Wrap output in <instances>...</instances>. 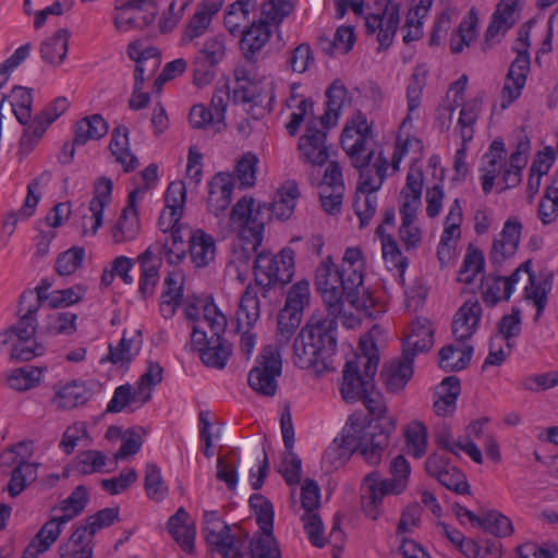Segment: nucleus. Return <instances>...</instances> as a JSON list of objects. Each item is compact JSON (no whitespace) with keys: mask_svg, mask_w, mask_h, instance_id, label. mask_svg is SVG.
<instances>
[{"mask_svg":"<svg viewBox=\"0 0 558 558\" xmlns=\"http://www.w3.org/2000/svg\"><path fill=\"white\" fill-rule=\"evenodd\" d=\"M41 369L34 366H24L14 369L8 377L10 387L17 391H25L37 386L41 378Z\"/></svg>","mask_w":558,"mask_h":558,"instance_id":"nucleus-59","label":"nucleus"},{"mask_svg":"<svg viewBox=\"0 0 558 558\" xmlns=\"http://www.w3.org/2000/svg\"><path fill=\"white\" fill-rule=\"evenodd\" d=\"M371 140L372 135L342 133L340 142L351 162H360L362 157H374Z\"/></svg>","mask_w":558,"mask_h":558,"instance_id":"nucleus-48","label":"nucleus"},{"mask_svg":"<svg viewBox=\"0 0 558 558\" xmlns=\"http://www.w3.org/2000/svg\"><path fill=\"white\" fill-rule=\"evenodd\" d=\"M337 324L332 318H325L324 313H314L306 327L293 342V363L302 369H310L316 375L333 371L332 355L337 347Z\"/></svg>","mask_w":558,"mask_h":558,"instance_id":"nucleus-3","label":"nucleus"},{"mask_svg":"<svg viewBox=\"0 0 558 558\" xmlns=\"http://www.w3.org/2000/svg\"><path fill=\"white\" fill-rule=\"evenodd\" d=\"M137 259L141 264L138 292L146 299L154 294L155 287L159 281L161 259L155 256L153 246H149Z\"/></svg>","mask_w":558,"mask_h":558,"instance_id":"nucleus-35","label":"nucleus"},{"mask_svg":"<svg viewBox=\"0 0 558 558\" xmlns=\"http://www.w3.org/2000/svg\"><path fill=\"white\" fill-rule=\"evenodd\" d=\"M258 158L252 153L244 154L236 162L233 181L239 182L240 187L247 189L254 186L256 182V169Z\"/></svg>","mask_w":558,"mask_h":558,"instance_id":"nucleus-57","label":"nucleus"},{"mask_svg":"<svg viewBox=\"0 0 558 558\" xmlns=\"http://www.w3.org/2000/svg\"><path fill=\"white\" fill-rule=\"evenodd\" d=\"M423 187V173L411 169L407 174V182L401 190L402 204L400 209L418 210Z\"/></svg>","mask_w":558,"mask_h":558,"instance_id":"nucleus-49","label":"nucleus"},{"mask_svg":"<svg viewBox=\"0 0 558 558\" xmlns=\"http://www.w3.org/2000/svg\"><path fill=\"white\" fill-rule=\"evenodd\" d=\"M259 10V17L241 34L240 48L248 61L268 43L271 26L279 24V0H262Z\"/></svg>","mask_w":558,"mask_h":558,"instance_id":"nucleus-9","label":"nucleus"},{"mask_svg":"<svg viewBox=\"0 0 558 558\" xmlns=\"http://www.w3.org/2000/svg\"><path fill=\"white\" fill-rule=\"evenodd\" d=\"M359 170L357 190L361 192H377L387 179L389 162L380 150L374 157H362V161L352 162Z\"/></svg>","mask_w":558,"mask_h":558,"instance_id":"nucleus-17","label":"nucleus"},{"mask_svg":"<svg viewBox=\"0 0 558 558\" xmlns=\"http://www.w3.org/2000/svg\"><path fill=\"white\" fill-rule=\"evenodd\" d=\"M530 150V142L527 140L520 141L517 149L509 157V165L504 171V186L499 192L515 187L522 180V170L527 163V153Z\"/></svg>","mask_w":558,"mask_h":558,"instance_id":"nucleus-38","label":"nucleus"},{"mask_svg":"<svg viewBox=\"0 0 558 558\" xmlns=\"http://www.w3.org/2000/svg\"><path fill=\"white\" fill-rule=\"evenodd\" d=\"M390 478H383L377 471L368 473L362 484V508L372 520H377L381 513L383 499L388 495H400L409 483L411 473L408 460L399 454L390 462Z\"/></svg>","mask_w":558,"mask_h":558,"instance_id":"nucleus-6","label":"nucleus"},{"mask_svg":"<svg viewBox=\"0 0 558 558\" xmlns=\"http://www.w3.org/2000/svg\"><path fill=\"white\" fill-rule=\"evenodd\" d=\"M141 191H132L128 197V205L122 210L117 222L111 228V239L114 244H124L134 241L141 232V223L136 209V198Z\"/></svg>","mask_w":558,"mask_h":558,"instance_id":"nucleus-21","label":"nucleus"},{"mask_svg":"<svg viewBox=\"0 0 558 558\" xmlns=\"http://www.w3.org/2000/svg\"><path fill=\"white\" fill-rule=\"evenodd\" d=\"M38 302L33 292H23L20 296L16 324L0 333V343L11 344L10 357L16 361H31L44 353L34 336L37 330Z\"/></svg>","mask_w":558,"mask_h":558,"instance_id":"nucleus-4","label":"nucleus"},{"mask_svg":"<svg viewBox=\"0 0 558 558\" xmlns=\"http://www.w3.org/2000/svg\"><path fill=\"white\" fill-rule=\"evenodd\" d=\"M57 539V525L54 523L44 524L21 558H37L40 554L47 551Z\"/></svg>","mask_w":558,"mask_h":558,"instance_id":"nucleus-54","label":"nucleus"},{"mask_svg":"<svg viewBox=\"0 0 558 558\" xmlns=\"http://www.w3.org/2000/svg\"><path fill=\"white\" fill-rule=\"evenodd\" d=\"M204 536L210 550L219 554L221 557H235L236 554L242 553L235 544L234 536L231 534L229 525L222 526L216 531L206 532Z\"/></svg>","mask_w":558,"mask_h":558,"instance_id":"nucleus-45","label":"nucleus"},{"mask_svg":"<svg viewBox=\"0 0 558 558\" xmlns=\"http://www.w3.org/2000/svg\"><path fill=\"white\" fill-rule=\"evenodd\" d=\"M376 192H361L356 189L353 209L360 219V227L366 226L374 217L377 208Z\"/></svg>","mask_w":558,"mask_h":558,"instance_id":"nucleus-61","label":"nucleus"},{"mask_svg":"<svg viewBox=\"0 0 558 558\" xmlns=\"http://www.w3.org/2000/svg\"><path fill=\"white\" fill-rule=\"evenodd\" d=\"M326 102L325 111L320 117H317L320 126L331 129L338 124L341 111L347 104H350L348 89L344 84L336 80L325 92Z\"/></svg>","mask_w":558,"mask_h":558,"instance_id":"nucleus-27","label":"nucleus"},{"mask_svg":"<svg viewBox=\"0 0 558 558\" xmlns=\"http://www.w3.org/2000/svg\"><path fill=\"white\" fill-rule=\"evenodd\" d=\"M425 76L426 72L416 68L410 77V82L407 87L408 114L403 119L401 126H405L412 121L415 111L421 105L422 93L425 87Z\"/></svg>","mask_w":558,"mask_h":558,"instance_id":"nucleus-51","label":"nucleus"},{"mask_svg":"<svg viewBox=\"0 0 558 558\" xmlns=\"http://www.w3.org/2000/svg\"><path fill=\"white\" fill-rule=\"evenodd\" d=\"M480 110L481 102L477 99L465 104L460 110L457 128L464 144L473 138V125L477 120Z\"/></svg>","mask_w":558,"mask_h":558,"instance_id":"nucleus-58","label":"nucleus"},{"mask_svg":"<svg viewBox=\"0 0 558 558\" xmlns=\"http://www.w3.org/2000/svg\"><path fill=\"white\" fill-rule=\"evenodd\" d=\"M482 306L477 300H469L457 311L452 320V335L458 342H466L477 330Z\"/></svg>","mask_w":558,"mask_h":558,"instance_id":"nucleus-26","label":"nucleus"},{"mask_svg":"<svg viewBox=\"0 0 558 558\" xmlns=\"http://www.w3.org/2000/svg\"><path fill=\"white\" fill-rule=\"evenodd\" d=\"M198 351L202 362L216 369H222L232 353L231 344L223 337H210L204 344H192Z\"/></svg>","mask_w":558,"mask_h":558,"instance_id":"nucleus-32","label":"nucleus"},{"mask_svg":"<svg viewBox=\"0 0 558 558\" xmlns=\"http://www.w3.org/2000/svg\"><path fill=\"white\" fill-rule=\"evenodd\" d=\"M361 354L347 361L342 371L340 392L348 403L360 401L361 398L374 390V377L379 363L378 350L369 339L360 340Z\"/></svg>","mask_w":558,"mask_h":558,"instance_id":"nucleus-5","label":"nucleus"},{"mask_svg":"<svg viewBox=\"0 0 558 558\" xmlns=\"http://www.w3.org/2000/svg\"><path fill=\"white\" fill-rule=\"evenodd\" d=\"M162 380V367L157 362H148L146 371L136 384V397H141V404L151 398V389Z\"/></svg>","mask_w":558,"mask_h":558,"instance_id":"nucleus-56","label":"nucleus"},{"mask_svg":"<svg viewBox=\"0 0 558 558\" xmlns=\"http://www.w3.org/2000/svg\"><path fill=\"white\" fill-rule=\"evenodd\" d=\"M187 232V228L181 227L173 229L161 245L165 251L167 260L170 264H179L186 256V247L183 231Z\"/></svg>","mask_w":558,"mask_h":558,"instance_id":"nucleus-60","label":"nucleus"},{"mask_svg":"<svg viewBox=\"0 0 558 558\" xmlns=\"http://www.w3.org/2000/svg\"><path fill=\"white\" fill-rule=\"evenodd\" d=\"M9 99L12 111L17 119V121L23 125H28V122L32 118V104H33V95L32 89L23 87V86H14L10 93L7 95L5 100Z\"/></svg>","mask_w":558,"mask_h":558,"instance_id":"nucleus-47","label":"nucleus"},{"mask_svg":"<svg viewBox=\"0 0 558 558\" xmlns=\"http://www.w3.org/2000/svg\"><path fill=\"white\" fill-rule=\"evenodd\" d=\"M158 0H116L112 22L120 33L142 31L155 22Z\"/></svg>","mask_w":558,"mask_h":558,"instance_id":"nucleus-11","label":"nucleus"},{"mask_svg":"<svg viewBox=\"0 0 558 558\" xmlns=\"http://www.w3.org/2000/svg\"><path fill=\"white\" fill-rule=\"evenodd\" d=\"M113 184L108 178H100L94 186V197L89 203L90 217L84 218L83 234L95 235L102 225L104 209L111 202Z\"/></svg>","mask_w":558,"mask_h":558,"instance_id":"nucleus-24","label":"nucleus"},{"mask_svg":"<svg viewBox=\"0 0 558 558\" xmlns=\"http://www.w3.org/2000/svg\"><path fill=\"white\" fill-rule=\"evenodd\" d=\"M233 178L228 173H218L210 183L207 206L211 214L219 216L232 201Z\"/></svg>","mask_w":558,"mask_h":558,"instance_id":"nucleus-33","label":"nucleus"},{"mask_svg":"<svg viewBox=\"0 0 558 558\" xmlns=\"http://www.w3.org/2000/svg\"><path fill=\"white\" fill-rule=\"evenodd\" d=\"M277 376H279V347L268 344L263 348L257 365L250 371L247 383L258 395L274 397L277 392Z\"/></svg>","mask_w":558,"mask_h":558,"instance_id":"nucleus-12","label":"nucleus"},{"mask_svg":"<svg viewBox=\"0 0 558 558\" xmlns=\"http://www.w3.org/2000/svg\"><path fill=\"white\" fill-rule=\"evenodd\" d=\"M76 319L72 312H53L47 316L44 330L50 336H70L76 331Z\"/></svg>","mask_w":558,"mask_h":558,"instance_id":"nucleus-55","label":"nucleus"},{"mask_svg":"<svg viewBox=\"0 0 558 558\" xmlns=\"http://www.w3.org/2000/svg\"><path fill=\"white\" fill-rule=\"evenodd\" d=\"M376 234L381 239L383 257L387 267L397 270L400 278H403L405 268L408 267V258L404 257L396 242L390 234H384V227L378 226Z\"/></svg>","mask_w":558,"mask_h":558,"instance_id":"nucleus-43","label":"nucleus"},{"mask_svg":"<svg viewBox=\"0 0 558 558\" xmlns=\"http://www.w3.org/2000/svg\"><path fill=\"white\" fill-rule=\"evenodd\" d=\"M473 347L466 342L450 343L442 347L438 353V365L446 372L464 369L472 357Z\"/></svg>","mask_w":558,"mask_h":558,"instance_id":"nucleus-34","label":"nucleus"},{"mask_svg":"<svg viewBox=\"0 0 558 558\" xmlns=\"http://www.w3.org/2000/svg\"><path fill=\"white\" fill-rule=\"evenodd\" d=\"M250 505L255 511L259 532L251 542L252 558H279V546L274 535L272 504L262 495H253Z\"/></svg>","mask_w":558,"mask_h":558,"instance_id":"nucleus-8","label":"nucleus"},{"mask_svg":"<svg viewBox=\"0 0 558 558\" xmlns=\"http://www.w3.org/2000/svg\"><path fill=\"white\" fill-rule=\"evenodd\" d=\"M310 302V283L301 280L293 284L287 295L284 307L281 308V335L291 333L299 328L304 306Z\"/></svg>","mask_w":558,"mask_h":558,"instance_id":"nucleus-18","label":"nucleus"},{"mask_svg":"<svg viewBox=\"0 0 558 558\" xmlns=\"http://www.w3.org/2000/svg\"><path fill=\"white\" fill-rule=\"evenodd\" d=\"M52 405L59 410H71L84 404L92 397L90 390L82 381L73 380L53 386Z\"/></svg>","mask_w":558,"mask_h":558,"instance_id":"nucleus-31","label":"nucleus"},{"mask_svg":"<svg viewBox=\"0 0 558 558\" xmlns=\"http://www.w3.org/2000/svg\"><path fill=\"white\" fill-rule=\"evenodd\" d=\"M330 129L320 126L317 117H312L306 123L304 134L299 138L298 149L302 162L322 167L329 160L327 132Z\"/></svg>","mask_w":558,"mask_h":558,"instance_id":"nucleus-13","label":"nucleus"},{"mask_svg":"<svg viewBox=\"0 0 558 558\" xmlns=\"http://www.w3.org/2000/svg\"><path fill=\"white\" fill-rule=\"evenodd\" d=\"M372 416L366 424L352 423L344 428L343 442L360 451L371 465L381 461L389 438L396 429V420L388 414L384 397L375 389L361 400Z\"/></svg>","mask_w":558,"mask_h":558,"instance_id":"nucleus-2","label":"nucleus"},{"mask_svg":"<svg viewBox=\"0 0 558 558\" xmlns=\"http://www.w3.org/2000/svg\"><path fill=\"white\" fill-rule=\"evenodd\" d=\"M109 148L125 172L136 168L137 158L129 149V129L125 125H118L113 130Z\"/></svg>","mask_w":558,"mask_h":558,"instance_id":"nucleus-40","label":"nucleus"},{"mask_svg":"<svg viewBox=\"0 0 558 558\" xmlns=\"http://www.w3.org/2000/svg\"><path fill=\"white\" fill-rule=\"evenodd\" d=\"M88 501V494L83 485L75 487L71 495L61 502L59 510L60 515L52 517L45 524L54 523L58 527V536L61 534L62 526L71 521L73 518L78 515Z\"/></svg>","mask_w":558,"mask_h":558,"instance_id":"nucleus-36","label":"nucleus"},{"mask_svg":"<svg viewBox=\"0 0 558 558\" xmlns=\"http://www.w3.org/2000/svg\"><path fill=\"white\" fill-rule=\"evenodd\" d=\"M69 31L61 28L53 36L43 41L41 58L51 64H60L66 57L69 46Z\"/></svg>","mask_w":558,"mask_h":558,"instance_id":"nucleus-44","label":"nucleus"},{"mask_svg":"<svg viewBox=\"0 0 558 558\" xmlns=\"http://www.w3.org/2000/svg\"><path fill=\"white\" fill-rule=\"evenodd\" d=\"M161 59L160 51L155 47L144 49V54L134 70V83L136 85H144L146 81L154 78L158 69L160 68Z\"/></svg>","mask_w":558,"mask_h":558,"instance_id":"nucleus-53","label":"nucleus"},{"mask_svg":"<svg viewBox=\"0 0 558 558\" xmlns=\"http://www.w3.org/2000/svg\"><path fill=\"white\" fill-rule=\"evenodd\" d=\"M478 17L475 9H471L460 22L457 31L450 38V50L460 53L476 39Z\"/></svg>","mask_w":558,"mask_h":558,"instance_id":"nucleus-42","label":"nucleus"},{"mask_svg":"<svg viewBox=\"0 0 558 558\" xmlns=\"http://www.w3.org/2000/svg\"><path fill=\"white\" fill-rule=\"evenodd\" d=\"M226 315L213 302L202 304V317L192 326L191 343L204 344L210 337H223Z\"/></svg>","mask_w":558,"mask_h":558,"instance_id":"nucleus-16","label":"nucleus"},{"mask_svg":"<svg viewBox=\"0 0 558 558\" xmlns=\"http://www.w3.org/2000/svg\"><path fill=\"white\" fill-rule=\"evenodd\" d=\"M85 257L83 247L74 246L61 253L56 262V270L61 276L74 274L81 266Z\"/></svg>","mask_w":558,"mask_h":558,"instance_id":"nucleus-64","label":"nucleus"},{"mask_svg":"<svg viewBox=\"0 0 558 558\" xmlns=\"http://www.w3.org/2000/svg\"><path fill=\"white\" fill-rule=\"evenodd\" d=\"M108 133V124L100 114H93L81 119L75 125V137L69 154L64 145L60 161L69 163L74 156V146L85 145L90 140H99Z\"/></svg>","mask_w":558,"mask_h":558,"instance_id":"nucleus-25","label":"nucleus"},{"mask_svg":"<svg viewBox=\"0 0 558 558\" xmlns=\"http://www.w3.org/2000/svg\"><path fill=\"white\" fill-rule=\"evenodd\" d=\"M259 300L257 292L247 287L243 292L236 311V329H251L259 318Z\"/></svg>","mask_w":558,"mask_h":558,"instance_id":"nucleus-41","label":"nucleus"},{"mask_svg":"<svg viewBox=\"0 0 558 558\" xmlns=\"http://www.w3.org/2000/svg\"><path fill=\"white\" fill-rule=\"evenodd\" d=\"M399 211L401 216L399 239L407 251L415 250L422 242V231L416 223L418 210L400 209Z\"/></svg>","mask_w":558,"mask_h":558,"instance_id":"nucleus-46","label":"nucleus"},{"mask_svg":"<svg viewBox=\"0 0 558 558\" xmlns=\"http://www.w3.org/2000/svg\"><path fill=\"white\" fill-rule=\"evenodd\" d=\"M522 223L518 218L511 217L506 220L504 228L494 240L489 259L493 264L499 265L507 258L512 257L520 243Z\"/></svg>","mask_w":558,"mask_h":558,"instance_id":"nucleus-22","label":"nucleus"},{"mask_svg":"<svg viewBox=\"0 0 558 558\" xmlns=\"http://www.w3.org/2000/svg\"><path fill=\"white\" fill-rule=\"evenodd\" d=\"M93 536L82 525L76 526L71 536L62 542L58 553L60 557L93 558Z\"/></svg>","mask_w":558,"mask_h":558,"instance_id":"nucleus-37","label":"nucleus"},{"mask_svg":"<svg viewBox=\"0 0 558 558\" xmlns=\"http://www.w3.org/2000/svg\"><path fill=\"white\" fill-rule=\"evenodd\" d=\"M529 36L530 31L524 26L518 31V38L512 48L517 57L509 68L501 92V107L504 109L521 95V90L526 83V77L530 72V54L527 51L530 47Z\"/></svg>","mask_w":558,"mask_h":558,"instance_id":"nucleus-10","label":"nucleus"},{"mask_svg":"<svg viewBox=\"0 0 558 558\" xmlns=\"http://www.w3.org/2000/svg\"><path fill=\"white\" fill-rule=\"evenodd\" d=\"M460 380L456 376L446 377L436 388L434 411L439 416L451 414L456 410L457 399L460 395Z\"/></svg>","mask_w":558,"mask_h":558,"instance_id":"nucleus-39","label":"nucleus"},{"mask_svg":"<svg viewBox=\"0 0 558 558\" xmlns=\"http://www.w3.org/2000/svg\"><path fill=\"white\" fill-rule=\"evenodd\" d=\"M144 485L148 498L155 501L162 500L168 494V488L162 481L160 469L154 463L146 465Z\"/></svg>","mask_w":558,"mask_h":558,"instance_id":"nucleus-62","label":"nucleus"},{"mask_svg":"<svg viewBox=\"0 0 558 558\" xmlns=\"http://www.w3.org/2000/svg\"><path fill=\"white\" fill-rule=\"evenodd\" d=\"M425 470L447 489L457 494L469 493L465 475L456 466L450 465L442 456L437 453L430 454L426 459Z\"/></svg>","mask_w":558,"mask_h":558,"instance_id":"nucleus-19","label":"nucleus"},{"mask_svg":"<svg viewBox=\"0 0 558 558\" xmlns=\"http://www.w3.org/2000/svg\"><path fill=\"white\" fill-rule=\"evenodd\" d=\"M69 107L65 97H58L50 102L39 114L35 116L29 125L24 130L20 146L25 153H29L33 146L46 132L47 128L59 118Z\"/></svg>","mask_w":558,"mask_h":558,"instance_id":"nucleus-15","label":"nucleus"},{"mask_svg":"<svg viewBox=\"0 0 558 558\" xmlns=\"http://www.w3.org/2000/svg\"><path fill=\"white\" fill-rule=\"evenodd\" d=\"M412 364L411 356L407 357L402 354L401 359L392 360L383 366L380 379L388 392L397 393L404 389L413 376Z\"/></svg>","mask_w":558,"mask_h":558,"instance_id":"nucleus-28","label":"nucleus"},{"mask_svg":"<svg viewBox=\"0 0 558 558\" xmlns=\"http://www.w3.org/2000/svg\"><path fill=\"white\" fill-rule=\"evenodd\" d=\"M365 258L359 246L347 247L339 265L331 255L326 256L317 266L314 284L326 306L325 318L336 317L342 312L343 300L359 312L372 316L374 299L363 287Z\"/></svg>","mask_w":558,"mask_h":558,"instance_id":"nucleus-1","label":"nucleus"},{"mask_svg":"<svg viewBox=\"0 0 558 558\" xmlns=\"http://www.w3.org/2000/svg\"><path fill=\"white\" fill-rule=\"evenodd\" d=\"M434 344V329L426 318H417L411 325V332L403 343V355L413 361L415 355L428 351Z\"/></svg>","mask_w":558,"mask_h":558,"instance_id":"nucleus-30","label":"nucleus"},{"mask_svg":"<svg viewBox=\"0 0 558 558\" xmlns=\"http://www.w3.org/2000/svg\"><path fill=\"white\" fill-rule=\"evenodd\" d=\"M189 255L194 269L210 268L216 262L217 245L213 235L202 229L187 230Z\"/></svg>","mask_w":558,"mask_h":558,"instance_id":"nucleus-23","label":"nucleus"},{"mask_svg":"<svg viewBox=\"0 0 558 558\" xmlns=\"http://www.w3.org/2000/svg\"><path fill=\"white\" fill-rule=\"evenodd\" d=\"M400 22L399 5L385 0L384 9L365 17L367 34H377L379 47L387 49L393 40Z\"/></svg>","mask_w":558,"mask_h":558,"instance_id":"nucleus-14","label":"nucleus"},{"mask_svg":"<svg viewBox=\"0 0 558 558\" xmlns=\"http://www.w3.org/2000/svg\"><path fill=\"white\" fill-rule=\"evenodd\" d=\"M275 203H256L251 196L241 197L232 207L229 216L230 228L238 238L255 251L263 242V232L271 220Z\"/></svg>","mask_w":558,"mask_h":558,"instance_id":"nucleus-7","label":"nucleus"},{"mask_svg":"<svg viewBox=\"0 0 558 558\" xmlns=\"http://www.w3.org/2000/svg\"><path fill=\"white\" fill-rule=\"evenodd\" d=\"M254 276L256 284L263 289L264 298H268L271 292L276 293L279 282L277 256L267 252L257 254L254 262Z\"/></svg>","mask_w":558,"mask_h":558,"instance_id":"nucleus-29","label":"nucleus"},{"mask_svg":"<svg viewBox=\"0 0 558 558\" xmlns=\"http://www.w3.org/2000/svg\"><path fill=\"white\" fill-rule=\"evenodd\" d=\"M142 345L141 331L136 330L132 338L126 337L124 331L122 339L117 347H109V360L113 364H128L138 354Z\"/></svg>","mask_w":558,"mask_h":558,"instance_id":"nucleus-50","label":"nucleus"},{"mask_svg":"<svg viewBox=\"0 0 558 558\" xmlns=\"http://www.w3.org/2000/svg\"><path fill=\"white\" fill-rule=\"evenodd\" d=\"M478 525L497 537H505L513 532L511 520L497 511L488 512L481 518Z\"/></svg>","mask_w":558,"mask_h":558,"instance_id":"nucleus-63","label":"nucleus"},{"mask_svg":"<svg viewBox=\"0 0 558 558\" xmlns=\"http://www.w3.org/2000/svg\"><path fill=\"white\" fill-rule=\"evenodd\" d=\"M404 438L408 452L416 459L425 456L427 451V429L418 421H413L404 428Z\"/></svg>","mask_w":558,"mask_h":558,"instance_id":"nucleus-52","label":"nucleus"},{"mask_svg":"<svg viewBox=\"0 0 558 558\" xmlns=\"http://www.w3.org/2000/svg\"><path fill=\"white\" fill-rule=\"evenodd\" d=\"M509 165V160H507V150L505 147V143L501 140H494L483 156V165L481 167L482 171V189L484 194H488L492 192L495 180L498 175L501 177L500 184L502 182L504 171ZM504 185H501L502 187Z\"/></svg>","mask_w":558,"mask_h":558,"instance_id":"nucleus-20","label":"nucleus"}]
</instances>
